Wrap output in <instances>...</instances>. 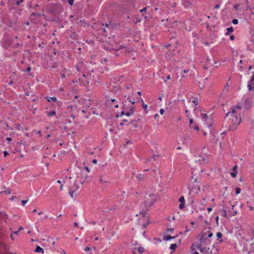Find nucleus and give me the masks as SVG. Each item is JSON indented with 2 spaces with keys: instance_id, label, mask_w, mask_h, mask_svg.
I'll return each mask as SVG.
<instances>
[{
  "instance_id": "nucleus-25",
  "label": "nucleus",
  "mask_w": 254,
  "mask_h": 254,
  "mask_svg": "<svg viewBox=\"0 0 254 254\" xmlns=\"http://www.w3.org/2000/svg\"><path fill=\"white\" fill-rule=\"evenodd\" d=\"M241 109V106H240L239 105H237V106H235L231 108L232 111L233 110H234L235 111H236V109Z\"/></svg>"
},
{
  "instance_id": "nucleus-57",
  "label": "nucleus",
  "mask_w": 254,
  "mask_h": 254,
  "mask_svg": "<svg viewBox=\"0 0 254 254\" xmlns=\"http://www.w3.org/2000/svg\"><path fill=\"white\" fill-rule=\"evenodd\" d=\"M92 163L94 164H96L97 163V160L96 159H93L92 160Z\"/></svg>"
},
{
  "instance_id": "nucleus-36",
  "label": "nucleus",
  "mask_w": 254,
  "mask_h": 254,
  "mask_svg": "<svg viewBox=\"0 0 254 254\" xmlns=\"http://www.w3.org/2000/svg\"><path fill=\"white\" fill-rule=\"evenodd\" d=\"M158 158V155H153L152 156V158L154 160V161H156L157 158Z\"/></svg>"
},
{
  "instance_id": "nucleus-23",
  "label": "nucleus",
  "mask_w": 254,
  "mask_h": 254,
  "mask_svg": "<svg viewBox=\"0 0 254 254\" xmlns=\"http://www.w3.org/2000/svg\"><path fill=\"white\" fill-rule=\"evenodd\" d=\"M163 239L166 241H169L170 240H171V236L170 235L164 236Z\"/></svg>"
},
{
  "instance_id": "nucleus-6",
  "label": "nucleus",
  "mask_w": 254,
  "mask_h": 254,
  "mask_svg": "<svg viewBox=\"0 0 254 254\" xmlns=\"http://www.w3.org/2000/svg\"><path fill=\"white\" fill-rule=\"evenodd\" d=\"M110 93H111V92H110V91L105 92L106 103L108 105H109L110 104V102H115L116 101L115 99L112 98L110 97Z\"/></svg>"
},
{
  "instance_id": "nucleus-11",
  "label": "nucleus",
  "mask_w": 254,
  "mask_h": 254,
  "mask_svg": "<svg viewBox=\"0 0 254 254\" xmlns=\"http://www.w3.org/2000/svg\"><path fill=\"white\" fill-rule=\"evenodd\" d=\"M6 249L5 245L2 242H0V253H3Z\"/></svg>"
},
{
  "instance_id": "nucleus-38",
  "label": "nucleus",
  "mask_w": 254,
  "mask_h": 254,
  "mask_svg": "<svg viewBox=\"0 0 254 254\" xmlns=\"http://www.w3.org/2000/svg\"><path fill=\"white\" fill-rule=\"evenodd\" d=\"M218 238H221L222 237V234L221 232H218L216 234Z\"/></svg>"
},
{
  "instance_id": "nucleus-62",
  "label": "nucleus",
  "mask_w": 254,
  "mask_h": 254,
  "mask_svg": "<svg viewBox=\"0 0 254 254\" xmlns=\"http://www.w3.org/2000/svg\"><path fill=\"white\" fill-rule=\"evenodd\" d=\"M45 98L47 100V101H48V102H50V101H51L50 97H45Z\"/></svg>"
},
{
  "instance_id": "nucleus-54",
  "label": "nucleus",
  "mask_w": 254,
  "mask_h": 254,
  "mask_svg": "<svg viewBox=\"0 0 254 254\" xmlns=\"http://www.w3.org/2000/svg\"><path fill=\"white\" fill-rule=\"evenodd\" d=\"M4 156L5 157L8 154V152L6 151H4Z\"/></svg>"
},
{
  "instance_id": "nucleus-48",
  "label": "nucleus",
  "mask_w": 254,
  "mask_h": 254,
  "mask_svg": "<svg viewBox=\"0 0 254 254\" xmlns=\"http://www.w3.org/2000/svg\"><path fill=\"white\" fill-rule=\"evenodd\" d=\"M31 67H30V66H29V67H28L26 68V71L27 72H30V71H31Z\"/></svg>"
},
{
  "instance_id": "nucleus-24",
  "label": "nucleus",
  "mask_w": 254,
  "mask_h": 254,
  "mask_svg": "<svg viewBox=\"0 0 254 254\" xmlns=\"http://www.w3.org/2000/svg\"><path fill=\"white\" fill-rule=\"evenodd\" d=\"M156 173L155 170H152L149 172V175L155 178V173Z\"/></svg>"
},
{
  "instance_id": "nucleus-45",
  "label": "nucleus",
  "mask_w": 254,
  "mask_h": 254,
  "mask_svg": "<svg viewBox=\"0 0 254 254\" xmlns=\"http://www.w3.org/2000/svg\"><path fill=\"white\" fill-rule=\"evenodd\" d=\"M74 186L75 187V189L76 190H77L79 189V187L78 186V185L77 184H76V182H75Z\"/></svg>"
},
{
  "instance_id": "nucleus-49",
  "label": "nucleus",
  "mask_w": 254,
  "mask_h": 254,
  "mask_svg": "<svg viewBox=\"0 0 254 254\" xmlns=\"http://www.w3.org/2000/svg\"><path fill=\"white\" fill-rule=\"evenodd\" d=\"M159 112H160V113L161 115H163V114H164V109H161L160 110V111H159Z\"/></svg>"
},
{
  "instance_id": "nucleus-2",
  "label": "nucleus",
  "mask_w": 254,
  "mask_h": 254,
  "mask_svg": "<svg viewBox=\"0 0 254 254\" xmlns=\"http://www.w3.org/2000/svg\"><path fill=\"white\" fill-rule=\"evenodd\" d=\"M236 111L233 110L231 112H229L226 114V118L229 117V119L231 121V124L233 125H238L241 122V118H239L236 116Z\"/></svg>"
},
{
  "instance_id": "nucleus-50",
  "label": "nucleus",
  "mask_w": 254,
  "mask_h": 254,
  "mask_svg": "<svg viewBox=\"0 0 254 254\" xmlns=\"http://www.w3.org/2000/svg\"><path fill=\"white\" fill-rule=\"evenodd\" d=\"M27 202V200H22L21 201L22 204L23 205H24V204Z\"/></svg>"
},
{
  "instance_id": "nucleus-37",
  "label": "nucleus",
  "mask_w": 254,
  "mask_h": 254,
  "mask_svg": "<svg viewBox=\"0 0 254 254\" xmlns=\"http://www.w3.org/2000/svg\"><path fill=\"white\" fill-rule=\"evenodd\" d=\"M126 109L125 107H123V111L121 113V116H122V115H125V113L127 112L126 111Z\"/></svg>"
},
{
  "instance_id": "nucleus-46",
  "label": "nucleus",
  "mask_w": 254,
  "mask_h": 254,
  "mask_svg": "<svg viewBox=\"0 0 254 254\" xmlns=\"http://www.w3.org/2000/svg\"><path fill=\"white\" fill-rule=\"evenodd\" d=\"M147 108V105L146 104H145L143 103V108L145 110H146Z\"/></svg>"
},
{
  "instance_id": "nucleus-59",
  "label": "nucleus",
  "mask_w": 254,
  "mask_h": 254,
  "mask_svg": "<svg viewBox=\"0 0 254 254\" xmlns=\"http://www.w3.org/2000/svg\"><path fill=\"white\" fill-rule=\"evenodd\" d=\"M85 170H86L88 172H90L89 168L88 167H85Z\"/></svg>"
},
{
  "instance_id": "nucleus-63",
  "label": "nucleus",
  "mask_w": 254,
  "mask_h": 254,
  "mask_svg": "<svg viewBox=\"0 0 254 254\" xmlns=\"http://www.w3.org/2000/svg\"><path fill=\"white\" fill-rule=\"evenodd\" d=\"M61 77L62 78H64L65 77V74H63V73H61Z\"/></svg>"
},
{
  "instance_id": "nucleus-47",
  "label": "nucleus",
  "mask_w": 254,
  "mask_h": 254,
  "mask_svg": "<svg viewBox=\"0 0 254 254\" xmlns=\"http://www.w3.org/2000/svg\"><path fill=\"white\" fill-rule=\"evenodd\" d=\"M192 102L195 105H198V100H193Z\"/></svg>"
},
{
  "instance_id": "nucleus-28",
  "label": "nucleus",
  "mask_w": 254,
  "mask_h": 254,
  "mask_svg": "<svg viewBox=\"0 0 254 254\" xmlns=\"http://www.w3.org/2000/svg\"><path fill=\"white\" fill-rule=\"evenodd\" d=\"M201 115L203 119H204L205 120H207L208 119V116L206 114L201 113Z\"/></svg>"
},
{
  "instance_id": "nucleus-13",
  "label": "nucleus",
  "mask_w": 254,
  "mask_h": 254,
  "mask_svg": "<svg viewBox=\"0 0 254 254\" xmlns=\"http://www.w3.org/2000/svg\"><path fill=\"white\" fill-rule=\"evenodd\" d=\"M35 252L36 253H41L42 254H43L44 252L43 249H42L39 246H37Z\"/></svg>"
},
{
  "instance_id": "nucleus-21",
  "label": "nucleus",
  "mask_w": 254,
  "mask_h": 254,
  "mask_svg": "<svg viewBox=\"0 0 254 254\" xmlns=\"http://www.w3.org/2000/svg\"><path fill=\"white\" fill-rule=\"evenodd\" d=\"M133 114V110H129V111H127V112L125 113V115L127 116H129L131 115H132Z\"/></svg>"
},
{
  "instance_id": "nucleus-26",
  "label": "nucleus",
  "mask_w": 254,
  "mask_h": 254,
  "mask_svg": "<svg viewBox=\"0 0 254 254\" xmlns=\"http://www.w3.org/2000/svg\"><path fill=\"white\" fill-rule=\"evenodd\" d=\"M179 202H180L181 203H185V197L184 196H181L180 197L179 199Z\"/></svg>"
},
{
  "instance_id": "nucleus-56",
  "label": "nucleus",
  "mask_w": 254,
  "mask_h": 254,
  "mask_svg": "<svg viewBox=\"0 0 254 254\" xmlns=\"http://www.w3.org/2000/svg\"><path fill=\"white\" fill-rule=\"evenodd\" d=\"M183 72H184V73H188V72H189V70H186V69H184V70H183Z\"/></svg>"
},
{
  "instance_id": "nucleus-33",
  "label": "nucleus",
  "mask_w": 254,
  "mask_h": 254,
  "mask_svg": "<svg viewBox=\"0 0 254 254\" xmlns=\"http://www.w3.org/2000/svg\"><path fill=\"white\" fill-rule=\"evenodd\" d=\"M85 251L87 253H89L91 251V248L90 247H86L85 248Z\"/></svg>"
},
{
  "instance_id": "nucleus-5",
  "label": "nucleus",
  "mask_w": 254,
  "mask_h": 254,
  "mask_svg": "<svg viewBox=\"0 0 254 254\" xmlns=\"http://www.w3.org/2000/svg\"><path fill=\"white\" fill-rule=\"evenodd\" d=\"M244 106L247 110H249L253 106V101L251 98H246L244 103Z\"/></svg>"
},
{
  "instance_id": "nucleus-1",
  "label": "nucleus",
  "mask_w": 254,
  "mask_h": 254,
  "mask_svg": "<svg viewBox=\"0 0 254 254\" xmlns=\"http://www.w3.org/2000/svg\"><path fill=\"white\" fill-rule=\"evenodd\" d=\"M144 203L146 207V209L147 212V210L149 207H150L156 201L157 199V195L155 194L151 193L148 194L146 193L144 196ZM143 210H144V209Z\"/></svg>"
},
{
  "instance_id": "nucleus-58",
  "label": "nucleus",
  "mask_w": 254,
  "mask_h": 254,
  "mask_svg": "<svg viewBox=\"0 0 254 254\" xmlns=\"http://www.w3.org/2000/svg\"><path fill=\"white\" fill-rule=\"evenodd\" d=\"M220 7V5L219 4H217L215 6V8L216 9H218V8H219Z\"/></svg>"
},
{
  "instance_id": "nucleus-30",
  "label": "nucleus",
  "mask_w": 254,
  "mask_h": 254,
  "mask_svg": "<svg viewBox=\"0 0 254 254\" xmlns=\"http://www.w3.org/2000/svg\"><path fill=\"white\" fill-rule=\"evenodd\" d=\"M241 191V190L240 188H236V194H238L240 193Z\"/></svg>"
},
{
  "instance_id": "nucleus-53",
  "label": "nucleus",
  "mask_w": 254,
  "mask_h": 254,
  "mask_svg": "<svg viewBox=\"0 0 254 254\" xmlns=\"http://www.w3.org/2000/svg\"><path fill=\"white\" fill-rule=\"evenodd\" d=\"M167 231H170V232H173L174 231V228H168L167 229Z\"/></svg>"
},
{
  "instance_id": "nucleus-4",
  "label": "nucleus",
  "mask_w": 254,
  "mask_h": 254,
  "mask_svg": "<svg viewBox=\"0 0 254 254\" xmlns=\"http://www.w3.org/2000/svg\"><path fill=\"white\" fill-rule=\"evenodd\" d=\"M195 162L201 163H206L207 162V157L205 155H199L196 157Z\"/></svg>"
},
{
  "instance_id": "nucleus-27",
  "label": "nucleus",
  "mask_w": 254,
  "mask_h": 254,
  "mask_svg": "<svg viewBox=\"0 0 254 254\" xmlns=\"http://www.w3.org/2000/svg\"><path fill=\"white\" fill-rule=\"evenodd\" d=\"M23 230V227H20L18 229V230H17V231H15L14 232H13V234H15V235H17V234L19 233V232L21 230Z\"/></svg>"
},
{
  "instance_id": "nucleus-51",
  "label": "nucleus",
  "mask_w": 254,
  "mask_h": 254,
  "mask_svg": "<svg viewBox=\"0 0 254 254\" xmlns=\"http://www.w3.org/2000/svg\"><path fill=\"white\" fill-rule=\"evenodd\" d=\"M147 8L146 7H145L143 9H141V10H140L139 12H144V11H145V10H146Z\"/></svg>"
},
{
  "instance_id": "nucleus-19",
  "label": "nucleus",
  "mask_w": 254,
  "mask_h": 254,
  "mask_svg": "<svg viewBox=\"0 0 254 254\" xmlns=\"http://www.w3.org/2000/svg\"><path fill=\"white\" fill-rule=\"evenodd\" d=\"M177 247V245L176 244H171L170 247V249L172 250L175 251Z\"/></svg>"
},
{
  "instance_id": "nucleus-14",
  "label": "nucleus",
  "mask_w": 254,
  "mask_h": 254,
  "mask_svg": "<svg viewBox=\"0 0 254 254\" xmlns=\"http://www.w3.org/2000/svg\"><path fill=\"white\" fill-rule=\"evenodd\" d=\"M145 174H139L136 175V178L140 181L142 180L144 178H145Z\"/></svg>"
},
{
  "instance_id": "nucleus-3",
  "label": "nucleus",
  "mask_w": 254,
  "mask_h": 254,
  "mask_svg": "<svg viewBox=\"0 0 254 254\" xmlns=\"http://www.w3.org/2000/svg\"><path fill=\"white\" fill-rule=\"evenodd\" d=\"M136 216H139L141 218L144 223L142 224V227L145 228L146 227L147 224L149 223V214L146 210H142L139 212V214L136 215Z\"/></svg>"
},
{
  "instance_id": "nucleus-17",
  "label": "nucleus",
  "mask_w": 254,
  "mask_h": 254,
  "mask_svg": "<svg viewBox=\"0 0 254 254\" xmlns=\"http://www.w3.org/2000/svg\"><path fill=\"white\" fill-rule=\"evenodd\" d=\"M46 113L48 116L51 117V116H54L56 114V111H51L49 112H47Z\"/></svg>"
},
{
  "instance_id": "nucleus-18",
  "label": "nucleus",
  "mask_w": 254,
  "mask_h": 254,
  "mask_svg": "<svg viewBox=\"0 0 254 254\" xmlns=\"http://www.w3.org/2000/svg\"><path fill=\"white\" fill-rule=\"evenodd\" d=\"M69 194L71 196V198L73 197V194L75 192V190H72L71 189H69Z\"/></svg>"
},
{
  "instance_id": "nucleus-15",
  "label": "nucleus",
  "mask_w": 254,
  "mask_h": 254,
  "mask_svg": "<svg viewBox=\"0 0 254 254\" xmlns=\"http://www.w3.org/2000/svg\"><path fill=\"white\" fill-rule=\"evenodd\" d=\"M206 233V232L202 231L201 232V235L200 236V240H203L204 239H206V238L205 237Z\"/></svg>"
},
{
  "instance_id": "nucleus-35",
  "label": "nucleus",
  "mask_w": 254,
  "mask_h": 254,
  "mask_svg": "<svg viewBox=\"0 0 254 254\" xmlns=\"http://www.w3.org/2000/svg\"><path fill=\"white\" fill-rule=\"evenodd\" d=\"M179 207L180 209H183L185 207V204L181 203L179 205Z\"/></svg>"
},
{
  "instance_id": "nucleus-39",
  "label": "nucleus",
  "mask_w": 254,
  "mask_h": 254,
  "mask_svg": "<svg viewBox=\"0 0 254 254\" xmlns=\"http://www.w3.org/2000/svg\"><path fill=\"white\" fill-rule=\"evenodd\" d=\"M232 23L234 24H237L238 23V20L237 19H234L232 20Z\"/></svg>"
},
{
  "instance_id": "nucleus-34",
  "label": "nucleus",
  "mask_w": 254,
  "mask_h": 254,
  "mask_svg": "<svg viewBox=\"0 0 254 254\" xmlns=\"http://www.w3.org/2000/svg\"><path fill=\"white\" fill-rule=\"evenodd\" d=\"M240 5L239 4H235L234 5L233 8L236 10H238L239 9V8L240 7Z\"/></svg>"
},
{
  "instance_id": "nucleus-32",
  "label": "nucleus",
  "mask_w": 254,
  "mask_h": 254,
  "mask_svg": "<svg viewBox=\"0 0 254 254\" xmlns=\"http://www.w3.org/2000/svg\"><path fill=\"white\" fill-rule=\"evenodd\" d=\"M209 249H208V250H207V249L206 248H203L201 249H200V251L202 253H205V252H207L208 251H209Z\"/></svg>"
},
{
  "instance_id": "nucleus-40",
  "label": "nucleus",
  "mask_w": 254,
  "mask_h": 254,
  "mask_svg": "<svg viewBox=\"0 0 254 254\" xmlns=\"http://www.w3.org/2000/svg\"><path fill=\"white\" fill-rule=\"evenodd\" d=\"M23 1V0H19L15 2V4L17 5H19L21 2Z\"/></svg>"
},
{
  "instance_id": "nucleus-12",
  "label": "nucleus",
  "mask_w": 254,
  "mask_h": 254,
  "mask_svg": "<svg viewBox=\"0 0 254 254\" xmlns=\"http://www.w3.org/2000/svg\"><path fill=\"white\" fill-rule=\"evenodd\" d=\"M220 214L221 215L224 216L225 218H227V210L225 209H223L220 210Z\"/></svg>"
},
{
  "instance_id": "nucleus-22",
  "label": "nucleus",
  "mask_w": 254,
  "mask_h": 254,
  "mask_svg": "<svg viewBox=\"0 0 254 254\" xmlns=\"http://www.w3.org/2000/svg\"><path fill=\"white\" fill-rule=\"evenodd\" d=\"M110 104H112V105H113L115 108H118L119 107V105L118 104V102L116 100L115 102H110Z\"/></svg>"
},
{
  "instance_id": "nucleus-44",
  "label": "nucleus",
  "mask_w": 254,
  "mask_h": 254,
  "mask_svg": "<svg viewBox=\"0 0 254 254\" xmlns=\"http://www.w3.org/2000/svg\"><path fill=\"white\" fill-rule=\"evenodd\" d=\"M191 127L196 130H198L199 129V127L197 126H194V127Z\"/></svg>"
},
{
  "instance_id": "nucleus-7",
  "label": "nucleus",
  "mask_w": 254,
  "mask_h": 254,
  "mask_svg": "<svg viewBox=\"0 0 254 254\" xmlns=\"http://www.w3.org/2000/svg\"><path fill=\"white\" fill-rule=\"evenodd\" d=\"M248 87L249 91L254 90V72L250 81L248 82Z\"/></svg>"
},
{
  "instance_id": "nucleus-41",
  "label": "nucleus",
  "mask_w": 254,
  "mask_h": 254,
  "mask_svg": "<svg viewBox=\"0 0 254 254\" xmlns=\"http://www.w3.org/2000/svg\"><path fill=\"white\" fill-rule=\"evenodd\" d=\"M73 0H68V2L70 6H72L73 4Z\"/></svg>"
},
{
  "instance_id": "nucleus-10",
  "label": "nucleus",
  "mask_w": 254,
  "mask_h": 254,
  "mask_svg": "<svg viewBox=\"0 0 254 254\" xmlns=\"http://www.w3.org/2000/svg\"><path fill=\"white\" fill-rule=\"evenodd\" d=\"M100 182L101 183H108V180L105 176H101L100 177Z\"/></svg>"
},
{
  "instance_id": "nucleus-60",
  "label": "nucleus",
  "mask_w": 254,
  "mask_h": 254,
  "mask_svg": "<svg viewBox=\"0 0 254 254\" xmlns=\"http://www.w3.org/2000/svg\"><path fill=\"white\" fill-rule=\"evenodd\" d=\"M218 220H219V217L217 216L215 217V221H216L217 223H218Z\"/></svg>"
},
{
  "instance_id": "nucleus-43",
  "label": "nucleus",
  "mask_w": 254,
  "mask_h": 254,
  "mask_svg": "<svg viewBox=\"0 0 254 254\" xmlns=\"http://www.w3.org/2000/svg\"><path fill=\"white\" fill-rule=\"evenodd\" d=\"M3 192V191L1 192V193ZM3 192L6 193V194H9L10 193V191L9 190H6L5 191H3Z\"/></svg>"
},
{
  "instance_id": "nucleus-9",
  "label": "nucleus",
  "mask_w": 254,
  "mask_h": 254,
  "mask_svg": "<svg viewBox=\"0 0 254 254\" xmlns=\"http://www.w3.org/2000/svg\"><path fill=\"white\" fill-rule=\"evenodd\" d=\"M238 166L237 165H235L233 167V172H231L230 174L233 178H236L238 173L237 171Z\"/></svg>"
},
{
  "instance_id": "nucleus-61",
  "label": "nucleus",
  "mask_w": 254,
  "mask_h": 254,
  "mask_svg": "<svg viewBox=\"0 0 254 254\" xmlns=\"http://www.w3.org/2000/svg\"><path fill=\"white\" fill-rule=\"evenodd\" d=\"M249 208L251 210H253L254 209V208L252 206H249Z\"/></svg>"
},
{
  "instance_id": "nucleus-55",
  "label": "nucleus",
  "mask_w": 254,
  "mask_h": 254,
  "mask_svg": "<svg viewBox=\"0 0 254 254\" xmlns=\"http://www.w3.org/2000/svg\"><path fill=\"white\" fill-rule=\"evenodd\" d=\"M129 102H130V103H132V104H134V103H135V101H134V99H133L132 100H130V99H129Z\"/></svg>"
},
{
  "instance_id": "nucleus-52",
  "label": "nucleus",
  "mask_w": 254,
  "mask_h": 254,
  "mask_svg": "<svg viewBox=\"0 0 254 254\" xmlns=\"http://www.w3.org/2000/svg\"><path fill=\"white\" fill-rule=\"evenodd\" d=\"M234 38H235V36L234 35H231L230 37V39L231 40H233L234 39Z\"/></svg>"
},
{
  "instance_id": "nucleus-31",
  "label": "nucleus",
  "mask_w": 254,
  "mask_h": 254,
  "mask_svg": "<svg viewBox=\"0 0 254 254\" xmlns=\"http://www.w3.org/2000/svg\"><path fill=\"white\" fill-rule=\"evenodd\" d=\"M207 232L208 233V236H207V237L208 238H211L213 236V233L210 231H207Z\"/></svg>"
},
{
  "instance_id": "nucleus-42",
  "label": "nucleus",
  "mask_w": 254,
  "mask_h": 254,
  "mask_svg": "<svg viewBox=\"0 0 254 254\" xmlns=\"http://www.w3.org/2000/svg\"><path fill=\"white\" fill-rule=\"evenodd\" d=\"M50 99L54 102H56L57 100V98L56 97H50Z\"/></svg>"
},
{
  "instance_id": "nucleus-29",
  "label": "nucleus",
  "mask_w": 254,
  "mask_h": 254,
  "mask_svg": "<svg viewBox=\"0 0 254 254\" xmlns=\"http://www.w3.org/2000/svg\"><path fill=\"white\" fill-rule=\"evenodd\" d=\"M31 15H34V16H41L42 15L41 13L40 12H36L33 13Z\"/></svg>"
},
{
  "instance_id": "nucleus-20",
  "label": "nucleus",
  "mask_w": 254,
  "mask_h": 254,
  "mask_svg": "<svg viewBox=\"0 0 254 254\" xmlns=\"http://www.w3.org/2000/svg\"><path fill=\"white\" fill-rule=\"evenodd\" d=\"M227 32L226 33V35L229 34V33H231L234 31L233 28L232 27H229L227 29Z\"/></svg>"
},
{
  "instance_id": "nucleus-16",
  "label": "nucleus",
  "mask_w": 254,
  "mask_h": 254,
  "mask_svg": "<svg viewBox=\"0 0 254 254\" xmlns=\"http://www.w3.org/2000/svg\"><path fill=\"white\" fill-rule=\"evenodd\" d=\"M134 250H137L139 253H142L144 251V248L141 247H138L137 249L134 248Z\"/></svg>"
},
{
  "instance_id": "nucleus-8",
  "label": "nucleus",
  "mask_w": 254,
  "mask_h": 254,
  "mask_svg": "<svg viewBox=\"0 0 254 254\" xmlns=\"http://www.w3.org/2000/svg\"><path fill=\"white\" fill-rule=\"evenodd\" d=\"M139 119H137V120H133L131 121L129 124H127V126L131 125L133 127L136 128L138 126V121H139Z\"/></svg>"
},
{
  "instance_id": "nucleus-64",
  "label": "nucleus",
  "mask_w": 254,
  "mask_h": 254,
  "mask_svg": "<svg viewBox=\"0 0 254 254\" xmlns=\"http://www.w3.org/2000/svg\"><path fill=\"white\" fill-rule=\"evenodd\" d=\"M6 140L8 141H10L11 140V137H7L6 138Z\"/></svg>"
}]
</instances>
